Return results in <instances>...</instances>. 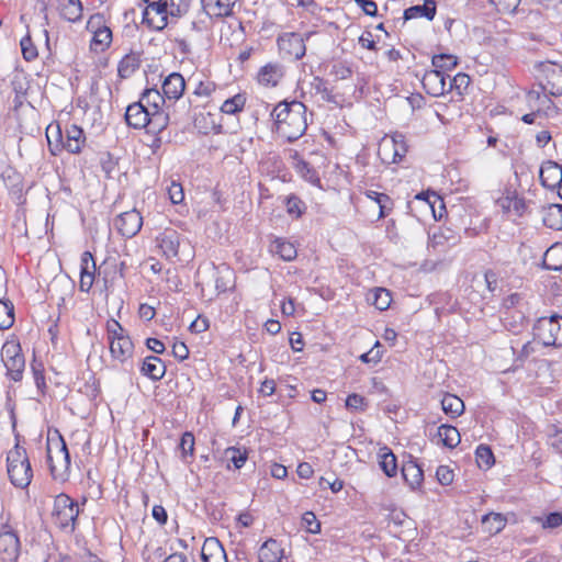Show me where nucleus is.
Masks as SVG:
<instances>
[{"label": "nucleus", "instance_id": "9b49d317", "mask_svg": "<svg viewBox=\"0 0 562 562\" xmlns=\"http://www.w3.org/2000/svg\"><path fill=\"white\" fill-rule=\"evenodd\" d=\"M114 225L124 237H134L142 228L143 217L136 210L121 213L114 221Z\"/></svg>", "mask_w": 562, "mask_h": 562}, {"label": "nucleus", "instance_id": "393cba45", "mask_svg": "<svg viewBox=\"0 0 562 562\" xmlns=\"http://www.w3.org/2000/svg\"><path fill=\"white\" fill-rule=\"evenodd\" d=\"M402 475L412 490L419 487L424 481L423 469L412 459L403 463Z\"/></svg>", "mask_w": 562, "mask_h": 562}, {"label": "nucleus", "instance_id": "864d4df0", "mask_svg": "<svg viewBox=\"0 0 562 562\" xmlns=\"http://www.w3.org/2000/svg\"><path fill=\"white\" fill-rule=\"evenodd\" d=\"M106 333H108V340L113 341L121 337L128 336L126 334V330L121 326V324L115 319H110L106 323Z\"/></svg>", "mask_w": 562, "mask_h": 562}, {"label": "nucleus", "instance_id": "bb28decb", "mask_svg": "<svg viewBox=\"0 0 562 562\" xmlns=\"http://www.w3.org/2000/svg\"><path fill=\"white\" fill-rule=\"evenodd\" d=\"M283 549L276 539H268L262 543L258 551L260 562H281Z\"/></svg>", "mask_w": 562, "mask_h": 562}, {"label": "nucleus", "instance_id": "8fccbe9b", "mask_svg": "<svg viewBox=\"0 0 562 562\" xmlns=\"http://www.w3.org/2000/svg\"><path fill=\"white\" fill-rule=\"evenodd\" d=\"M469 85L470 77L467 74L459 72L447 82V92L454 89L461 94L462 90L467 89Z\"/></svg>", "mask_w": 562, "mask_h": 562}, {"label": "nucleus", "instance_id": "49530a36", "mask_svg": "<svg viewBox=\"0 0 562 562\" xmlns=\"http://www.w3.org/2000/svg\"><path fill=\"white\" fill-rule=\"evenodd\" d=\"M475 456L480 468L490 469L494 463V456L488 446L480 445L475 450Z\"/></svg>", "mask_w": 562, "mask_h": 562}, {"label": "nucleus", "instance_id": "6ab92c4d", "mask_svg": "<svg viewBox=\"0 0 562 562\" xmlns=\"http://www.w3.org/2000/svg\"><path fill=\"white\" fill-rule=\"evenodd\" d=\"M237 0H201L203 11L207 18H224L233 13Z\"/></svg>", "mask_w": 562, "mask_h": 562}, {"label": "nucleus", "instance_id": "a878e982", "mask_svg": "<svg viewBox=\"0 0 562 562\" xmlns=\"http://www.w3.org/2000/svg\"><path fill=\"white\" fill-rule=\"evenodd\" d=\"M140 372L153 381H159L166 374V366L160 358L156 356H148L143 361Z\"/></svg>", "mask_w": 562, "mask_h": 562}, {"label": "nucleus", "instance_id": "13d9d810", "mask_svg": "<svg viewBox=\"0 0 562 562\" xmlns=\"http://www.w3.org/2000/svg\"><path fill=\"white\" fill-rule=\"evenodd\" d=\"M495 5L498 12L514 13L518 8L520 0H490Z\"/></svg>", "mask_w": 562, "mask_h": 562}, {"label": "nucleus", "instance_id": "7c9ffc66", "mask_svg": "<svg viewBox=\"0 0 562 562\" xmlns=\"http://www.w3.org/2000/svg\"><path fill=\"white\" fill-rule=\"evenodd\" d=\"M542 221L547 227L562 231V204H550L543 207Z\"/></svg>", "mask_w": 562, "mask_h": 562}, {"label": "nucleus", "instance_id": "5701e85b", "mask_svg": "<svg viewBox=\"0 0 562 562\" xmlns=\"http://www.w3.org/2000/svg\"><path fill=\"white\" fill-rule=\"evenodd\" d=\"M201 558L203 562H227L226 552L216 538L204 541Z\"/></svg>", "mask_w": 562, "mask_h": 562}, {"label": "nucleus", "instance_id": "cd10ccee", "mask_svg": "<svg viewBox=\"0 0 562 562\" xmlns=\"http://www.w3.org/2000/svg\"><path fill=\"white\" fill-rule=\"evenodd\" d=\"M283 77L282 67L278 64H267L258 72V82L263 86H277Z\"/></svg>", "mask_w": 562, "mask_h": 562}, {"label": "nucleus", "instance_id": "72a5a7b5", "mask_svg": "<svg viewBox=\"0 0 562 562\" xmlns=\"http://www.w3.org/2000/svg\"><path fill=\"white\" fill-rule=\"evenodd\" d=\"M140 67L138 54H126L117 65V74L122 79L130 78Z\"/></svg>", "mask_w": 562, "mask_h": 562}, {"label": "nucleus", "instance_id": "58836bf2", "mask_svg": "<svg viewBox=\"0 0 562 562\" xmlns=\"http://www.w3.org/2000/svg\"><path fill=\"white\" fill-rule=\"evenodd\" d=\"M380 465L383 472L389 476L392 477L396 475L397 472V463H396V457L395 454L387 448L384 447L380 450Z\"/></svg>", "mask_w": 562, "mask_h": 562}, {"label": "nucleus", "instance_id": "5fc2aeb1", "mask_svg": "<svg viewBox=\"0 0 562 562\" xmlns=\"http://www.w3.org/2000/svg\"><path fill=\"white\" fill-rule=\"evenodd\" d=\"M215 83L211 80H200L195 83L193 94L195 97L207 98L215 91Z\"/></svg>", "mask_w": 562, "mask_h": 562}, {"label": "nucleus", "instance_id": "09e8293b", "mask_svg": "<svg viewBox=\"0 0 562 562\" xmlns=\"http://www.w3.org/2000/svg\"><path fill=\"white\" fill-rule=\"evenodd\" d=\"M533 520L539 522L543 529H554L562 525V513L553 512L544 517H533Z\"/></svg>", "mask_w": 562, "mask_h": 562}, {"label": "nucleus", "instance_id": "20e7f679", "mask_svg": "<svg viewBox=\"0 0 562 562\" xmlns=\"http://www.w3.org/2000/svg\"><path fill=\"white\" fill-rule=\"evenodd\" d=\"M78 515L79 505L77 502L64 493L55 497L53 519L60 529L74 531Z\"/></svg>", "mask_w": 562, "mask_h": 562}, {"label": "nucleus", "instance_id": "4468645a", "mask_svg": "<svg viewBox=\"0 0 562 562\" xmlns=\"http://www.w3.org/2000/svg\"><path fill=\"white\" fill-rule=\"evenodd\" d=\"M156 241L161 249L164 256L168 259L178 256L180 247V234L172 229L166 228L162 233L157 236Z\"/></svg>", "mask_w": 562, "mask_h": 562}, {"label": "nucleus", "instance_id": "4c0bfd02", "mask_svg": "<svg viewBox=\"0 0 562 562\" xmlns=\"http://www.w3.org/2000/svg\"><path fill=\"white\" fill-rule=\"evenodd\" d=\"M112 42V31L108 26H98L93 31L91 46L94 50L103 52Z\"/></svg>", "mask_w": 562, "mask_h": 562}, {"label": "nucleus", "instance_id": "774afa93", "mask_svg": "<svg viewBox=\"0 0 562 562\" xmlns=\"http://www.w3.org/2000/svg\"><path fill=\"white\" fill-rule=\"evenodd\" d=\"M172 353L177 359L183 361L189 357V349L184 342L176 341L172 346Z\"/></svg>", "mask_w": 562, "mask_h": 562}, {"label": "nucleus", "instance_id": "b1692460", "mask_svg": "<svg viewBox=\"0 0 562 562\" xmlns=\"http://www.w3.org/2000/svg\"><path fill=\"white\" fill-rule=\"evenodd\" d=\"M186 89V81L179 72L170 74L162 82V92L168 100H178Z\"/></svg>", "mask_w": 562, "mask_h": 562}, {"label": "nucleus", "instance_id": "a19ab883", "mask_svg": "<svg viewBox=\"0 0 562 562\" xmlns=\"http://www.w3.org/2000/svg\"><path fill=\"white\" fill-rule=\"evenodd\" d=\"M434 68L440 71L451 70L458 65V58L454 55L439 54L431 59Z\"/></svg>", "mask_w": 562, "mask_h": 562}, {"label": "nucleus", "instance_id": "052dcab7", "mask_svg": "<svg viewBox=\"0 0 562 562\" xmlns=\"http://www.w3.org/2000/svg\"><path fill=\"white\" fill-rule=\"evenodd\" d=\"M381 344L379 341L375 342L374 347L360 356V360L364 363H374L376 364L382 358V351L380 350Z\"/></svg>", "mask_w": 562, "mask_h": 562}, {"label": "nucleus", "instance_id": "e2e57ef3", "mask_svg": "<svg viewBox=\"0 0 562 562\" xmlns=\"http://www.w3.org/2000/svg\"><path fill=\"white\" fill-rule=\"evenodd\" d=\"M436 476L441 485H449L453 481V471L447 465H439L436 471Z\"/></svg>", "mask_w": 562, "mask_h": 562}, {"label": "nucleus", "instance_id": "2f4dec72", "mask_svg": "<svg viewBox=\"0 0 562 562\" xmlns=\"http://www.w3.org/2000/svg\"><path fill=\"white\" fill-rule=\"evenodd\" d=\"M436 15V2L426 0L422 5H413L404 11V19L411 20L417 16H425L427 20H434Z\"/></svg>", "mask_w": 562, "mask_h": 562}, {"label": "nucleus", "instance_id": "2eb2a0df", "mask_svg": "<svg viewBox=\"0 0 562 562\" xmlns=\"http://www.w3.org/2000/svg\"><path fill=\"white\" fill-rule=\"evenodd\" d=\"M496 205L505 214L521 216L526 211L524 199L519 198L515 191L507 190L504 195L496 200Z\"/></svg>", "mask_w": 562, "mask_h": 562}, {"label": "nucleus", "instance_id": "a18cd8bd", "mask_svg": "<svg viewBox=\"0 0 562 562\" xmlns=\"http://www.w3.org/2000/svg\"><path fill=\"white\" fill-rule=\"evenodd\" d=\"M483 525L491 533H497L505 527V519L501 514L491 513L483 518Z\"/></svg>", "mask_w": 562, "mask_h": 562}, {"label": "nucleus", "instance_id": "4be33fe9", "mask_svg": "<svg viewBox=\"0 0 562 562\" xmlns=\"http://www.w3.org/2000/svg\"><path fill=\"white\" fill-rule=\"evenodd\" d=\"M540 180L547 188H560L562 184V168L554 161H546L540 168Z\"/></svg>", "mask_w": 562, "mask_h": 562}, {"label": "nucleus", "instance_id": "f3484780", "mask_svg": "<svg viewBox=\"0 0 562 562\" xmlns=\"http://www.w3.org/2000/svg\"><path fill=\"white\" fill-rule=\"evenodd\" d=\"M381 151L384 159L389 154L392 155V162H398L407 153V146L402 134H395L391 138H384L381 144Z\"/></svg>", "mask_w": 562, "mask_h": 562}, {"label": "nucleus", "instance_id": "1a4fd4ad", "mask_svg": "<svg viewBox=\"0 0 562 562\" xmlns=\"http://www.w3.org/2000/svg\"><path fill=\"white\" fill-rule=\"evenodd\" d=\"M540 89L553 97L562 95V66L552 61H543L538 66Z\"/></svg>", "mask_w": 562, "mask_h": 562}, {"label": "nucleus", "instance_id": "7ed1b4c3", "mask_svg": "<svg viewBox=\"0 0 562 562\" xmlns=\"http://www.w3.org/2000/svg\"><path fill=\"white\" fill-rule=\"evenodd\" d=\"M7 471L10 482L19 488H26L33 479V470L26 450L19 443L7 454Z\"/></svg>", "mask_w": 562, "mask_h": 562}, {"label": "nucleus", "instance_id": "c9c22d12", "mask_svg": "<svg viewBox=\"0 0 562 562\" xmlns=\"http://www.w3.org/2000/svg\"><path fill=\"white\" fill-rule=\"evenodd\" d=\"M543 266L548 270L562 269V244H555L544 252Z\"/></svg>", "mask_w": 562, "mask_h": 562}, {"label": "nucleus", "instance_id": "c85d7f7f", "mask_svg": "<svg viewBox=\"0 0 562 562\" xmlns=\"http://www.w3.org/2000/svg\"><path fill=\"white\" fill-rule=\"evenodd\" d=\"M166 97L159 92L157 89H146L140 99L139 102L143 103V105L148 110V112L154 111H160L162 110V105L166 102Z\"/></svg>", "mask_w": 562, "mask_h": 562}, {"label": "nucleus", "instance_id": "0e129e2a", "mask_svg": "<svg viewBox=\"0 0 562 562\" xmlns=\"http://www.w3.org/2000/svg\"><path fill=\"white\" fill-rule=\"evenodd\" d=\"M312 86L316 90V92L322 94L324 100H326V101L331 100V92L328 90L324 79H322L319 77H315L312 82Z\"/></svg>", "mask_w": 562, "mask_h": 562}, {"label": "nucleus", "instance_id": "f03ea898", "mask_svg": "<svg viewBox=\"0 0 562 562\" xmlns=\"http://www.w3.org/2000/svg\"><path fill=\"white\" fill-rule=\"evenodd\" d=\"M46 137L53 155H57L63 148L70 154H78L86 143L82 128L76 124L66 127L65 136L58 124L55 126L50 124L46 128Z\"/></svg>", "mask_w": 562, "mask_h": 562}, {"label": "nucleus", "instance_id": "37998d69", "mask_svg": "<svg viewBox=\"0 0 562 562\" xmlns=\"http://www.w3.org/2000/svg\"><path fill=\"white\" fill-rule=\"evenodd\" d=\"M14 323V307L10 302L0 300V329H8Z\"/></svg>", "mask_w": 562, "mask_h": 562}, {"label": "nucleus", "instance_id": "6e6552de", "mask_svg": "<svg viewBox=\"0 0 562 562\" xmlns=\"http://www.w3.org/2000/svg\"><path fill=\"white\" fill-rule=\"evenodd\" d=\"M190 7V0H162L156 7L155 19H148V26L155 31H162L168 25V16L180 18Z\"/></svg>", "mask_w": 562, "mask_h": 562}, {"label": "nucleus", "instance_id": "ddd939ff", "mask_svg": "<svg viewBox=\"0 0 562 562\" xmlns=\"http://www.w3.org/2000/svg\"><path fill=\"white\" fill-rule=\"evenodd\" d=\"M422 85L426 92L432 97H439L447 92L446 77L442 71L436 68L424 74Z\"/></svg>", "mask_w": 562, "mask_h": 562}, {"label": "nucleus", "instance_id": "412c9836", "mask_svg": "<svg viewBox=\"0 0 562 562\" xmlns=\"http://www.w3.org/2000/svg\"><path fill=\"white\" fill-rule=\"evenodd\" d=\"M110 352L114 360L128 364L134 352V345L128 336L110 341Z\"/></svg>", "mask_w": 562, "mask_h": 562}, {"label": "nucleus", "instance_id": "603ef678", "mask_svg": "<svg viewBox=\"0 0 562 562\" xmlns=\"http://www.w3.org/2000/svg\"><path fill=\"white\" fill-rule=\"evenodd\" d=\"M20 45L25 60L31 61L37 57V49L29 34L21 40Z\"/></svg>", "mask_w": 562, "mask_h": 562}, {"label": "nucleus", "instance_id": "338daca9", "mask_svg": "<svg viewBox=\"0 0 562 562\" xmlns=\"http://www.w3.org/2000/svg\"><path fill=\"white\" fill-rule=\"evenodd\" d=\"M364 406V397L359 394H350L346 400V407L350 409L362 411Z\"/></svg>", "mask_w": 562, "mask_h": 562}, {"label": "nucleus", "instance_id": "aec40b11", "mask_svg": "<svg viewBox=\"0 0 562 562\" xmlns=\"http://www.w3.org/2000/svg\"><path fill=\"white\" fill-rule=\"evenodd\" d=\"M458 243V236L448 227L438 228L435 231L428 240V247L436 251H443L445 249L454 246Z\"/></svg>", "mask_w": 562, "mask_h": 562}, {"label": "nucleus", "instance_id": "ea45409f", "mask_svg": "<svg viewBox=\"0 0 562 562\" xmlns=\"http://www.w3.org/2000/svg\"><path fill=\"white\" fill-rule=\"evenodd\" d=\"M271 250L278 254L284 261H291L295 259L297 255L294 245L281 238H277L273 241Z\"/></svg>", "mask_w": 562, "mask_h": 562}, {"label": "nucleus", "instance_id": "c03bdc74", "mask_svg": "<svg viewBox=\"0 0 562 562\" xmlns=\"http://www.w3.org/2000/svg\"><path fill=\"white\" fill-rule=\"evenodd\" d=\"M224 453L225 458L232 462L236 469L244 467L248 459L247 451L236 447H228Z\"/></svg>", "mask_w": 562, "mask_h": 562}, {"label": "nucleus", "instance_id": "c756f323", "mask_svg": "<svg viewBox=\"0 0 562 562\" xmlns=\"http://www.w3.org/2000/svg\"><path fill=\"white\" fill-rule=\"evenodd\" d=\"M60 14L69 22H76L82 16V4L80 0H59Z\"/></svg>", "mask_w": 562, "mask_h": 562}, {"label": "nucleus", "instance_id": "f8f14e48", "mask_svg": "<svg viewBox=\"0 0 562 562\" xmlns=\"http://www.w3.org/2000/svg\"><path fill=\"white\" fill-rule=\"evenodd\" d=\"M20 553V541L12 531L0 533V560L2 562H15Z\"/></svg>", "mask_w": 562, "mask_h": 562}, {"label": "nucleus", "instance_id": "f704fd0d", "mask_svg": "<svg viewBox=\"0 0 562 562\" xmlns=\"http://www.w3.org/2000/svg\"><path fill=\"white\" fill-rule=\"evenodd\" d=\"M441 408L451 418H457L463 414L465 407L460 397L448 393L441 400Z\"/></svg>", "mask_w": 562, "mask_h": 562}, {"label": "nucleus", "instance_id": "0eeeda50", "mask_svg": "<svg viewBox=\"0 0 562 562\" xmlns=\"http://www.w3.org/2000/svg\"><path fill=\"white\" fill-rule=\"evenodd\" d=\"M535 336L543 346H562V316L540 317L535 327Z\"/></svg>", "mask_w": 562, "mask_h": 562}, {"label": "nucleus", "instance_id": "79ce46f5", "mask_svg": "<svg viewBox=\"0 0 562 562\" xmlns=\"http://www.w3.org/2000/svg\"><path fill=\"white\" fill-rule=\"evenodd\" d=\"M246 103V98L238 93L235 94L233 98H229L223 102L221 105V111L225 114H236L240 112Z\"/></svg>", "mask_w": 562, "mask_h": 562}, {"label": "nucleus", "instance_id": "e433bc0d", "mask_svg": "<svg viewBox=\"0 0 562 562\" xmlns=\"http://www.w3.org/2000/svg\"><path fill=\"white\" fill-rule=\"evenodd\" d=\"M149 122L145 127L148 133L159 134L162 132L169 124V114L164 110L149 112Z\"/></svg>", "mask_w": 562, "mask_h": 562}, {"label": "nucleus", "instance_id": "f257e3e1", "mask_svg": "<svg viewBox=\"0 0 562 562\" xmlns=\"http://www.w3.org/2000/svg\"><path fill=\"white\" fill-rule=\"evenodd\" d=\"M306 106L300 101L280 102L271 112L279 136L293 143L302 137L307 128Z\"/></svg>", "mask_w": 562, "mask_h": 562}, {"label": "nucleus", "instance_id": "69168bd1", "mask_svg": "<svg viewBox=\"0 0 562 562\" xmlns=\"http://www.w3.org/2000/svg\"><path fill=\"white\" fill-rule=\"evenodd\" d=\"M180 448L183 456L192 454L194 450V436L190 432H184L181 437Z\"/></svg>", "mask_w": 562, "mask_h": 562}, {"label": "nucleus", "instance_id": "3c124183", "mask_svg": "<svg viewBox=\"0 0 562 562\" xmlns=\"http://www.w3.org/2000/svg\"><path fill=\"white\" fill-rule=\"evenodd\" d=\"M548 442L557 451H562V429L550 425L547 429Z\"/></svg>", "mask_w": 562, "mask_h": 562}, {"label": "nucleus", "instance_id": "6e6d98bb", "mask_svg": "<svg viewBox=\"0 0 562 562\" xmlns=\"http://www.w3.org/2000/svg\"><path fill=\"white\" fill-rule=\"evenodd\" d=\"M391 304V294L385 289H378L374 292L373 305L380 310H386Z\"/></svg>", "mask_w": 562, "mask_h": 562}, {"label": "nucleus", "instance_id": "dca6fc26", "mask_svg": "<svg viewBox=\"0 0 562 562\" xmlns=\"http://www.w3.org/2000/svg\"><path fill=\"white\" fill-rule=\"evenodd\" d=\"M95 262L90 251H85L80 261V281L81 292H89L94 282Z\"/></svg>", "mask_w": 562, "mask_h": 562}, {"label": "nucleus", "instance_id": "de8ad7c7", "mask_svg": "<svg viewBox=\"0 0 562 562\" xmlns=\"http://www.w3.org/2000/svg\"><path fill=\"white\" fill-rule=\"evenodd\" d=\"M293 158L295 160L294 167L302 177L310 181L317 180L316 171L310 166L307 161L302 159L297 153L294 154Z\"/></svg>", "mask_w": 562, "mask_h": 562}, {"label": "nucleus", "instance_id": "423d86ee", "mask_svg": "<svg viewBox=\"0 0 562 562\" xmlns=\"http://www.w3.org/2000/svg\"><path fill=\"white\" fill-rule=\"evenodd\" d=\"M47 462L54 479L61 481L67 479L70 469V454L61 438L53 445H47Z\"/></svg>", "mask_w": 562, "mask_h": 562}, {"label": "nucleus", "instance_id": "a211bd4d", "mask_svg": "<svg viewBox=\"0 0 562 562\" xmlns=\"http://www.w3.org/2000/svg\"><path fill=\"white\" fill-rule=\"evenodd\" d=\"M148 110L139 101L130 104L125 112L127 125L136 130L145 128L148 125Z\"/></svg>", "mask_w": 562, "mask_h": 562}, {"label": "nucleus", "instance_id": "473e14b6", "mask_svg": "<svg viewBox=\"0 0 562 562\" xmlns=\"http://www.w3.org/2000/svg\"><path fill=\"white\" fill-rule=\"evenodd\" d=\"M438 441L447 448H454L461 441L459 430L451 425H441L437 428Z\"/></svg>", "mask_w": 562, "mask_h": 562}, {"label": "nucleus", "instance_id": "680f3d73", "mask_svg": "<svg viewBox=\"0 0 562 562\" xmlns=\"http://www.w3.org/2000/svg\"><path fill=\"white\" fill-rule=\"evenodd\" d=\"M168 195L173 204H179L184 199L183 188L180 183L172 181L168 187Z\"/></svg>", "mask_w": 562, "mask_h": 562}, {"label": "nucleus", "instance_id": "4d7b16f0", "mask_svg": "<svg viewBox=\"0 0 562 562\" xmlns=\"http://www.w3.org/2000/svg\"><path fill=\"white\" fill-rule=\"evenodd\" d=\"M302 522L310 533H318L321 531V524L312 512H306L302 517Z\"/></svg>", "mask_w": 562, "mask_h": 562}, {"label": "nucleus", "instance_id": "39448f33", "mask_svg": "<svg viewBox=\"0 0 562 562\" xmlns=\"http://www.w3.org/2000/svg\"><path fill=\"white\" fill-rule=\"evenodd\" d=\"M312 34V32L305 34L296 32L280 34L277 40V45L281 57L292 61L302 59L306 53L305 41H307Z\"/></svg>", "mask_w": 562, "mask_h": 562}, {"label": "nucleus", "instance_id": "9d476101", "mask_svg": "<svg viewBox=\"0 0 562 562\" xmlns=\"http://www.w3.org/2000/svg\"><path fill=\"white\" fill-rule=\"evenodd\" d=\"M1 359L7 368L8 375L15 382L20 381L25 368V359L20 344L5 341L1 349Z\"/></svg>", "mask_w": 562, "mask_h": 562}, {"label": "nucleus", "instance_id": "bf43d9fd", "mask_svg": "<svg viewBox=\"0 0 562 562\" xmlns=\"http://www.w3.org/2000/svg\"><path fill=\"white\" fill-rule=\"evenodd\" d=\"M304 203L295 195H291L286 200V211L294 217H300L303 213Z\"/></svg>", "mask_w": 562, "mask_h": 562}]
</instances>
